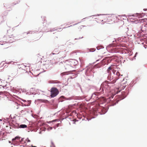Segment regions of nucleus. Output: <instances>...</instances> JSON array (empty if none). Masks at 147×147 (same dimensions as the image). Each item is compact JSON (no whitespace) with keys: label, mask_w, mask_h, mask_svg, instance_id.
<instances>
[{"label":"nucleus","mask_w":147,"mask_h":147,"mask_svg":"<svg viewBox=\"0 0 147 147\" xmlns=\"http://www.w3.org/2000/svg\"><path fill=\"white\" fill-rule=\"evenodd\" d=\"M116 80H114L111 82L106 81L103 83L101 85V87L102 88V90H103L104 89L105 90L109 91L113 86L112 84H113L116 82Z\"/></svg>","instance_id":"1"},{"label":"nucleus","mask_w":147,"mask_h":147,"mask_svg":"<svg viewBox=\"0 0 147 147\" xmlns=\"http://www.w3.org/2000/svg\"><path fill=\"white\" fill-rule=\"evenodd\" d=\"M15 75L24 76L27 74V71L25 69L19 68L18 69H15L12 71V73Z\"/></svg>","instance_id":"2"},{"label":"nucleus","mask_w":147,"mask_h":147,"mask_svg":"<svg viewBox=\"0 0 147 147\" xmlns=\"http://www.w3.org/2000/svg\"><path fill=\"white\" fill-rule=\"evenodd\" d=\"M147 21V19H143L140 20L139 22V23H140L141 24V26L140 27V29L143 32L145 31L146 32L147 24L144 23V24H143L142 23H144V22H146Z\"/></svg>","instance_id":"3"},{"label":"nucleus","mask_w":147,"mask_h":147,"mask_svg":"<svg viewBox=\"0 0 147 147\" xmlns=\"http://www.w3.org/2000/svg\"><path fill=\"white\" fill-rule=\"evenodd\" d=\"M117 68V66L116 65H112L108 68L107 70V72L110 74L111 75V71L113 73L115 74L116 71V70H115V69Z\"/></svg>","instance_id":"4"},{"label":"nucleus","mask_w":147,"mask_h":147,"mask_svg":"<svg viewBox=\"0 0 147 147\" xmlns=\"http://www.w3.org/2000/svg\"><path fill=\"white\" fill-rule=\"evenodd\" d=\"M58 93L59 91L57 88H53L51 89V97H53L56 96Z\"/></svg>","instance_id":"5"},{"label":"nucleus","mask_w":147,"mask_h":147,"mask_svg":"<svg viewBox=\"0 0 147 147\" xmlns=\"http://www.w3.org/2000/svg\"><path fill=\"white\" fill-rule=\"evenodd\" d=\"M64 66L66 69H68L70 67H71V65L70 62L69 61V59L65 61Z\"/></svg>","instance_id":"6"},{"label":"nucleus","mask_w":147,"mask_h":147,"mask_svg":"<svg viewBox=\"0 0 147 147\" xmlns=\"http://www.w3.org/2000/svg\"><path fill=\"white\" fill-rule=\"evenodd\" d=\"M69 60L70 62L71 67L75 66L78 64V61L74 59H69Z\"/></svg>","instance_id":"7"},{"label":"nucleus","mask_w":147,"mask_h":147,"mask_svg":"<svg viewBox=\"0 0 147 147\" xmlns=\"http://www.w3.org/2000/svg\"><path fill=\"white\" fill-rule=\"evenodd\" d=\"M20 137L19 136H17L15 137V138H13L12 139V142L13 143H15V141L16 140H19L20 138Z\"/></svg>","instance_id":"8"},{"label":"nucleus","mask_w":147,"mask_h":147,"mask_svg":"<svg viewBox=\"0 0 147 147\" xmlns=\"http://www.w3.org/2000/svg\"><path fill=\"white\" fill-rule=\"evenodd\" d=\"M19 127L20 128H26L27 127V125L25 124H22L19 126Z\"/></svg>","instance_id":"9"},{"label":"nucleus","mask_w":147,"mask_h":147,"mask_svg":"<svg viewBox=\"0 0 147 147\" xmlns=\"http://www.w3.org/2000/svg\"><path fill=\"white\" fill-rule=\"evenodd\" d=\"M9 31H7V34H8V36H11V37H13V34H12L11 35H9V34H9Z\"/></svg>","instance_id":"10"},{"label":"nucleus","mask_w":147,"mask_h":147,"mask_svg":"<svg viewBox=\"0 0 147 147\" xmlns=\"http://www.w3.org/2000/svg\"><path fill=\"white\" fill-rule=\"evenodd\" d=\"M111 20V19H108L107 20H107L106 21V22H107L106 23H109V24H112V22H110L111 21L110 20Z\"/></svg>","instance_id":"11"},{"label":"nucleus","mask_w":147,"mask_h":147,"mask_svg":"<svg viewBox=\"0 0 147 147\" xmlns=\"http://www.w3.org/2000/svg\"><path fill=\"white\" fill-rule=\"evenodd\" d=\"M116 74L118 76H120V73L119 71H118L116 73Z\"/></svg>","instance_id":"12"},{"label":"nucleus","mask_w":147,"mask_h":147,"mask_svg":"<svg viewBox=\"0 0 147 147\" xmlns=\"http://www.w3.org/2000/svg\"><path fill=\"white\" fill-rule=\"evenodd\" d=\"M58 121V120L55 119V120H53L52 121H50L49 122L51 123V122H55V121Z\"/></svg>","instance_id":"13"},{"label":"nucleus","mask_w":147,"mask_h":147,"mask_svg":"<svg viewBox=\"0 0 147 147\" xmlns=\"http://www.w3.org/2000/svg\"><path fill=\"white\" fill-rule=\"evenodd\" d=\"M26 141L27 142H30V141L29 140V139L28 138H27V139H26Z\"/></svg>","instance_id":"14"},{"label":"nucleus","mask_w":147,"mask_h":147,"mask_svg":"<svg viewBox=\"0 0 147 147\" xmlns=\"http://www.w3.org/2000/svg\"><path fill=\"white\" fill-rule=\"evenodd\" d=\"M4 93H5V91H4V92L1 91V92H0V94H3Z\"/></svg>","instance_id":"15"},{"label":"nucleus","mask_w":147,"mask_h":147,"mask_svg":"<svg viewBox=\"0 0 147 147\" xmlns=\"http://www.w3.org/2000/svg\"><path fill=\"white\" fill-rule=\"evenodd\" d=\"M126 85L123 86V87L122 88V89H123L124 88H125L126 87Z\"/></svg>","instance_id":"16"},{"label":"nucleus","mask_w":147,"mask_h":147,"mask_svg":"<svg viewBox=\"0 0 147 147\" xmlns=\"http://www.w3.org/2000/svg\"><path fill=\"white\" fill-rule=\"evenodd\" d=\"M1 86H1H1H0V88H1ZM2 86V87H3V88H4V87H5V86L6 87V85L5 86Z\"/></svg>","instance_id":"17"},{"label":"nucleus","mask_w":147,"mask_h":147,"mask_svg":"<svg viewBox=\"0 0 147 147\" xmlns=\"http://www.w3.org/2000/svg\"><path fill=\"white\" fill-rule=\"evenodd\" d=\"M99 20H100V21H103V20L102 18H100L99 19Z\"/></svg>","instance_id":"18"},{"label":"nucleus","mask_w":147,"mask_h":147,"mask_svg":"<svg viewBox=\"0 0 147 147\" xmlns=\"http://www.w3.org/2000/svg\"><path fill=\"white\" fill-rule=\"evenodd\" d=\"M98 94H99L98 93H95V95H97Z\"/></svg>","instance_id":"19"},{"label":"nucleus","mask_w":147,"mask_h":147,"mask_svg":"<svg viewBox=\"0 0 147 147\" xmlns=\"http://www.w3.org/2000/svg\"><path fill=\"white\" fill-rule=\"evenodd\" d=\"M109 77H110V75H109V76L108 77V79H109Z\"/></svg>","instance_id":"20"},{"label":"nucleus","mask_w":147,"mask_h":147,"mask_svg":"<svg viewBox=\"0 0 147 147\" xmlns=\"http://www.w3.org/2000/svg\"><path fill=\"white\" fill-rule=\"evenodd\" d=\"M32 147H36L35 146H32Z\"/></svg>","instance_id":"21"},{"label":"nucleus","mask_w":147,"mask_h":147,"mask_svg":"<svg viewBox=\"0 0 147 147\" xmlns=\"http://www.w3.org/2000/svg\"><path fill=\"white\" fill-rule=\"evenodd\" d=\"M111 80V78H110L109 79V80Z\"/></svg>","instance_id":"22"},{"label":"nucleus","mask_w":147,"mask_h":147,"mask_svg":"<svg viewBox=\"0 0 147 147\" xmlns=\"http://www.w3.org/2000/svg\"><path fill=\"white\" fill-rule=\"evenodd\" d=\"M113 94V95H114L115 94Z\"/></svg>","instance_id":"23"},{"label":"nucleus","mask_w":147,"mask_h":147,"mask_svg":"<svg viewBox=\"0 0 147 147\" xmlns=\"http://www.w3.org/2000/svg\"><path fill=\"white\" fill-rule=\"evenodd\" d=\"M98 22H99V23H100V21H98Z\"/></svg>","instance_id":"24"},{"label":"nucleus","mask_w":147,"mask_h":147,"mask_svg":"<svg viewBox=\"0 0 147 147\" xmlns=\"http://www.w3.org/2000/svg\"><path fill=\"white\" fill-rule=\"evenodd\" d=\"M52 127H51V129H52Z\"/></svg>","instance_id":"25"},{"label":"nucleus","mask_w":147,"mask_h":147,"mask_svg":"<svg viewBox=\"0 0 147 147\" xmlns=\"http://www.w3.org/2000/svg\"><path fill=\"white\" fill-rule=\"evenodd\" d=\"M1 44V45H3V44Z\"/></svg>","instance_id":"26"},{"label":"nucleus","mask_w":147,"mask_h":147,"mask_svg":"<svg viewBox=\"0 0 147 147\" xmlns=\"http://www.w3.org/2000/svg\"><path fill=\"white\" fill-rule=\"evenodd\" d=\"M95 49L93 51H95Z\"/></svg>","instance_id":"27"}]
</instances>
